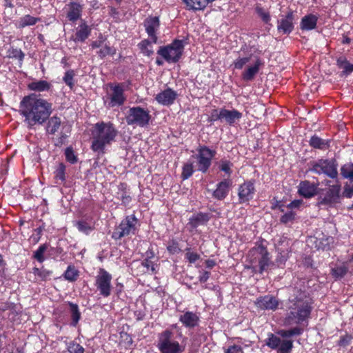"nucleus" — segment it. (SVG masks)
<instances>
[{
	"mask_svg": "<svg viewBox=\"0 0 353 353\" xmlns=\"http://www.w3.org/2000/svg\"><path fill=\"white\" fill-rule=\"evenodd\" d=\"M20 108L29 126L43 123L52 113V104L35 94L25 97L21 101Z\"/></svg>",
	"mask_w": 353,
	"mask_h": 353,
	"instance_id": "f257e3e1",
	"label": "nucleus"
},
{
	"mask_svg": "<svg viewBox=\"0 0 353 353\" xmlns=\"http://www.w3.org/2000/svg\"><path fill=\"white\" fill-rule=\"evenodd\" d=\"M284 319L285 325H305L307 323L312 306L307 299L294 298L289 299Z\"/></svg>",
	"mask_w": 353,
	"mask_h": 353,
	"instance_id": "f03ea898",
	"label": "nucleus"
},
{
	"mask_svg": "<svg viewBox=\"0 0 353 353\" xmlns=\"http://www.w3.org/2000/svg\"><path fill=\"white\" fill-rule=\"evenodd\" d=\"M92 135V150L99 154H103L105 147L114 141L117 130L112 123L102 121L94 125Z\"/></svg>",
	"mask_w": 353,
	"mask_h": 353,
	"instance_id": "7ed1b4c3",
	"label": "nucleus"
},
{
	"mask_svg": "<svg viewBox=\"0 0 353 353\" xmlns=\"http://www.w3.org/2000/svg\"><path fill=\"white\" fill-rule=\"evenodd\" d=\"M181 332L174 334L172 329H166L157 336V347L161 353H183L185 345L180 343Z\"/></svg>",
	"mask_w": 353,
	"mask_h": 353,
	"instance_id": "20e7f679",
	"label": "nucleus"
},
{
	"mask_svg": "<svg viewBox=\"0 0 353 353\" xmlns=\"http://www.w3.org/2000/svg\"><path fill=\"white\" fill-rule=\"evenodd\" d=\"M249 261L254 272L262 274L271 264L270 254L262 245L253 248L248 254Z\"/></svg>",
	"mask_w": 353,
	"mask_h": 353,
	"instance_id": "39448f33",
	"label": "nucleus"
},
{
	"mask_svg": "<svg viewBox=\"0 0 353 353\" xmlns=\"http://www.w3.org/2000/svg\"><path fill=\"white\" fill-rule=\"evenodd\" d=\"M150 119L149 110L141 106L130 108L125 116L127 124L134 127L145 128L149 125Z\"/></svg>",
	"mask_w": 353,
	"mask_h": 353,
	"instance_id": "423d86ee",
	"label": "nucleus"
},
{
	"mask_svg": "<svg viewBox=\"0 0 353 353\" xmlns=\"http://www.w3.org/2000/svg\"><path fill=\"white\" fill-rule=\"evenodd\" d=\"M108 88L104 100L107 107L114 108L123 105L127 99L125 94L124 83H109Z\"/></svg>",
	"mask_w": 353,
	"mask_h": 353,
	"instance_id": "0eeeda50",
	"label": "nucleus"
},
{
	"mask_svg": "<svg viewBox=\"0 0 353 353\" xmlns=\"http://www.w3.org/2000/svg\"><path fill=\"white\" fill-rule=\"evenodd\" d=\"M184 50L182 40H174L172 43L161 46L157 54L163 57L168 63H176L181 57Z\"/></svg>",
	"mask_w": 353,
	"mask_h": 353,
	"instance_id": "6e6552de",
	"label": "nucleus"
},
{
	"mask_svg": "<svg viewBox=\"0 0 353 353\" xmlns=\"http://www.w3.org/2000/svg\"><path fill=\"white\" fill-rule=\"evenodd\" d=\"M137 223L138 219L134 215L127 216L115 228L112 237L115 240H119L124 236L134 234L137 230Z\"/></svg>",
	"mask_w": 353,
	"mask_h": 353,
	"instance_id": "1a4fd4ad",
	"label": "nucleus"
},
{
	"mask_svg": "<svg viewBox=\"0 0 353 353\" xmlns=\"http://www.w3.org/2000/svg\"><path fill=\"white\" fill-rule=\"evenodd\" d=\"M216 154V151L203 145L196 149V154L192 156L196 160L197 170L205 173L212 164V160Z\"/></svg>",
	"mask_w": 353,
	"mask_h": 353,
	"instance_id": "9d476101",
	"label": "nucleus"
},
{
	"mask_svg": "<svg viewBox=\"0 0 353 353\" xmlns=\"http://www.w3.org/2000/svg\"><path fill=\"white\" fill-rule=\"evenodd\" d=\"M112 275L103 268H100L95 278V286L100 295L103 297L110 296L112 286L111 284Z\"/></svg>",
	"mask_w": 353,
	"mask_h": 353,
	"instance_id": "9b49d317",
	"label": "nucleus"
},
{
	"mask_svg": "<svg viewBox=\"0 0 353 353\" xmlns=\"http://www.w3.org/2000/svg\"><path fill=\"white\" fill-rule=\"evenodd\" d=\"M265 344L271 349L276 350L279 353H290L293 347L291 340H282L272 333L268 334Z\"/></svg>",
	"mask_w": 353,
	"mask_h": 353,
	"instance_id": "f8f14e48",
	"label": "nucleus"
},
{
	"mask_svg": "<svg viewBox=\"0 0 353 353\" xmlns=\"http://www.w3.org/2000/svg\"><path fill=\"white\" fill-rule=\"evenodd\" d=\"M311 171L316 174H325L331 178L337 176V170L332 161L327 159H319L312 163Z\"/></svg>",
	"mask_w": 353,
	"mask_h": 353,
	"instance_id": "ddd939ff",
	"label": "nucleus"
},
{
	"mask_svg": "<svg viewBox=\"0 0 353 353\" xmlns=\"http://www.w3.org/2000/svg\"><path fill=\"white\" fill-rule=\"evenodd\" d=\"M340 191L341 185L339 184L330 185L323 197L319 200V205L320 206H334L339 202Z\"/></svg>",
	"mask_w": 353,
	"mask_h": 353,
	"instance_id": "4468645a",
	"label": "nucleus"
},
{
	"mask_svg": "<svg viewBox=\"0 0 353 353\" xmlns=\"http://www.w3.org/2000/svg\"><path fill=\"white\" fill-rule=\"evenodd\" d=\"M255 193L254 183L251 181H246L239 188L238 196L240 203L248 202L253 199Z\"/></svg>",
	"mask_w": 353,
	"mask_h": 353,
	"instance_id": "2eb2a0df",
	"label": "nucleus"
},
{
	"mask_svg": "<svg viewBox=\"0 0 353 353\" xmlns=\"http://www.w3.org/2000/svg\"><path fill=\"white\" fill-rule=\"evenodd\" d=\"M179 321L188 329H194L199 326L200 322L199 316L193 312L186 311L179 316Z\"/></svg>",
	"mask_w": 353,
	"mask_h": 353,
	"instance_id": "dca6fc26",
	"label": "nucleus"
},
{
	"mask_svg": "<svg viewBox=\"0 0 353 353\" xmlns=\"http://www.w3.org/2000/svg\"><path fill=\"white\" fill-rule=\"evenodd\" d=\"M92 28L85 20H81L80 24L76 28L75 34L72 39L74 42H84L90 35Z\"/></svg>",
	"mask_w": 353,
	"mask_h": 353,
	"instance_id": "f3484780",
	"label": "nucleus"
},
{
	"mask_svg": "<svg viewBox=\"0 0 353 353\" xmlns=\"http://www.w3.org/2000/svg\"><path fill=\"white\" fill-rule=\"evenodd\" d=\"M159 26V19L157 17H150L144 21V26L145 28L146 32L154 43L157 42L156 32L158 30Z\"/></svg>",
	"mask_w": 353,
	"mask_h": 353,
	"instance_id": "a211bd4d",
	"label": "nucleus"
},
{
	"mask_svg": "<svg viewBox=\"0 0 353 353\" xmlns=\"http://www.w3.org/2000/svg\"><path fill=\"white\" fill-rule=\"evenodd\" d=\"M177 97V93L172 89L168 88L165 90L159 92L155 100L161 105H170L174 103Z\"/></svg>",
	"mask_w": 353,
	"mask_h": 353,
	"instance_id": "6ab92c4d",
	"label": "nucleus"
},
{
	"mask_svg": "<svg viewBox=\"0 0 353 353\" xmlns=\"http://www.w3.org/2000/svg\"><path fill=\"white\" fill-rule=\"evenodd\" d=\"M262 65V61L259 57L256 56L253 58L250 65L242 73V78L245 81L252 80L256 74L259 72L260 66Z\"/></svg>",
	"mask_w": 353,
	"mask_h": 353,
	"instance_id": "aec40b11",
	"label": "nucleus"
},
{
	"mask_svg": "<svg viewBox=\"0 0 353 353\" xmlns=\"http://www.w3.org/2000/svg\"><path fill=\"white\" fill-rule=\"evenodd\" d=\"M256 305L262 310H276L279 305L278 299L272 296L266 295L259 297L256 301Z\"/></svg>",
	"mask_w": 353,
	"mask_h": 353,
	"instance_id": "412c9836",
	"label": "nucleus"
},
{
	"mask_svg": "<svg viewBox=\"0 0 353 353\" xmlns=\"http://www.w3.org/2000/svg\"><path fill=\"white\" fill-rule=\"evenodd\" d=\"M294 14L292 12H289L284 17L278 20V31L283 34H290L294 28L293 25Z\"/></svg>",
	"mask_w": 353,
	"mask_h": 353,
	"instance_id": "4be33fe9",
	"label": "nucleus"
},
{
	"mask_svg": "<svg viewBox=\"0 0 353 353\" xmlns=\"http://www.w3.org/2000/svg\"><path fill=\"white\" fill-rule=\"evenodd\" d=\"M221 115L222 122L224 121L230 125H234L236 121H239L242 117V113L236 109L228 110L221 108Z\"/></svg>",
	"mask_w": 353,
	"mask_h": 353,
	"instance_id": "5701e85b",
	"label": "nucleus"
},
{
	"mask_svg": "<svg viewBox=\"0 0 353 353\" xmlns=\"http://www.w3.org/2000/svg\"><path fill=\"white\" fill-rule=\"evenodd\" d=\"M66 16L69 21L74 22L79 19L82 14L83 6L77 2H70L65 6Z\"/></svg>",
	"mask_w": 353,
	"mask_h": 353,
	"instance_id": "b1692460",
	"label": "nucleus"
},
{
	"mask_svg": "<svg viewBox=\"0 0 353 353\" xmlns=\"http://www.w3.org/2000/svg\"><path fill=\"white\" fill-rule=\"evenodd\" d=\"M231 184L230 180L221 181L216 185V188L212 192V196L218 200H223L228 195Z\"/></svg>",
	"mask_w": 353,
	"mask_h": 353,
	"instance_id": "393cba45",
	"label": "nucleus"
},
{
	"mask_svg": "<svg viewBox=\"0 0 353 353\" xmlns=\"http://www.w3.org/2000/svg\"><path fill=\"white\" fill-rule=\"evenodd\" d=\"M317 191V185L305 181L299 185V193L305 198H310L314 196Z\"/></svg>",
	"mask_w": 353,
	"mask_h": 353,
	"instance_id": "a878e982",
	"label": "nucleus"
},
{
	"mask_svg": "<svg viewBox=\"0 0 353 353\" xmlns=\"http://www.w3.org/2000/svg\"><path fill=\"white\" fill-rule=\"evenodd\" d=\"M209 221L208 214L199 213L193 215L189 220L188 225L191 229H196L199 226L205 225Z\"/></svg>",
	"mask_w": 353,
	"mask_h": 353,
	"instance_id": "bb28decb",
	"label": "nucleus"
},
{
	"mask_svg": "<svg viewBox=\"0 0 353 353\" xmlns=\"http://www.w3.org/2000/svg\"><path fill=\"white\" fill-rule=\"evenodd\" d=\"M318 17L314 14H307L301 19L300 27L303 30H311L315 28Z\"/></svg>",
	"mask_w": 353,
	"mask_h": 353,
	"instance_id": "cd10ccee",
	"label": "nucleus"
},
{
	"mask_svg": "<svg viewBox=\"0 0 353 353\" xmlns=\"http://www.w3.org/2000/svg\"><path fill=\"white\" fill-rule=\"evenodd\" d=\"M61 128L63 130L64 129V127H62L61 119L57 117H52L47 123L46 131L50 134H54L58 132Z\"/></svg>",
	"mask_w": 353,
	"mask_h": 353,
	"instance_id": "c85d7f7f",
	"label": "nucleus"
},
{
	"mask_svg": "<svg viewBox=\"0 0 353 353\" xmlns=\"http://www.w3.org/2000/svg\"><path fill=\"white\" fill-rule=\"evenodd\" d=\"M28 87L30 90L43 92L50 90L51 84L47 81L39 80L31 82Z\"/></svg>",
	"mask_w": 353,
	"mask_h": 353,
	"instance_id": "c756f323",
	"label": "nucleus"
},
{
	"mask_svg": "<svg viewBox=\"0 0 353 353\" xmlns=\"http://www.w3.org/2000/svg\"><path fill=\"white\" fill-rule=\"evenodd\" d=\"M310 145L314 148L326 150L330 147V141L314 135L310 140Z\"/></svg>",
	"mask_w": 353,
	"mask_h": 353,
	"instance_id": "7c9ffc66",
	"label": "nucleus"
},
{
	"mask_svg": "<svg viewBox=\"0 0 353 353\" xmlns=\"http://www.w3.org/2000/svg\"><path fill=\"white\" fill-rule=\"evenodd\" d=\"M256 55L249 54L244 57L239 56L233 63L234 68L235 69L241 70L248 63H250L253 60V58L256 57Z\"/></svg>",
	"mask_w": 353,
	"mask_h": 353,
	"instance_id": "2f4dec72",
	"label": "nucleus"
},
{
	"mask_svg": "<svg viewBox=\"0 0 353 353\" xmlns=\"http://www.w3.org/2000/svg\"><path fill=\"white\" fill-rule=\"evenodd\" d=\"M152 43H154L152 40L150 41L148 39H144L138 44V46L142 54L150 57L154 53Z\"/></svg>",
	"mask_w": 353,
	"mask_h": 353,
	"instance_id": "473e14b6",
	"label": "nucleus"
},
{
	"mask_svg": "<svg viewBox=\"0 0 353 353\" xmlns=\"http://www.w3.org/2000/svg\"><path fill=\"white\" fill-rule=\"evenodd\" d=\"M39 21V18L27 14L20 18L18 22V26L19 28H23L26 26H33Z\"/></svg>",
	"mask_w": 353,
	"mask_h": 353,
	"instance_id": "72a5a7b5",
	"label": "nucleus"
},
{
	"mask_svg": "<svg viewBox=\"0 0 353 353\" xmlns=\"http://www.w3.org/2000/svg\"><path fill=\"white\" fill-rule=\"evenodd\" d=\"M278 252L279 254L276 259V263L278 265V267H282L285 265V262L287 261L288 259L289 258V254L290 251L288 248L285 249H280L278 248Z\"/></svg>",
	"mask_w": 353,
	"mask_h": 353,
	"instance_id": "f704fd0d",
	"label": "nucleus"
},
{
	"mask_svg": "<svg viewBox=\"0 0 353 353\" xmlns=\"http://www.w3.org/2000/svg\"><path fill=\"white\" fill-rule=\"evenodd\" d=\"M69 305L70 307L72 319L71 325L75 327L81 318V313L79 311L78 305L77 304L69 303Z\"/></svg>",
	"mask_w": 353,
	"mask_h": 353,
	"instance_id": "c9c22d12",
	"label": "nucleus"
},
{
	"mask_svg": "<svg viewBox=\"0 0 353 353\" xmlns=\"http://www.w3.org/2000/svg\"><path fill=\"white\" fill-rule=\"evenodd\" d=\"M255 12L265 23H268L270 21L271 16L270 12L261 5H256Z\"/></svg>",
	"mask_w": 353,
	"mask_h": 353,
	"instance_id": "e433bc0d",
	"label": "nucleus"
},
{
	"mask_svg": "<svg viewBox=\"0 0 353 353\" xmlns=\"http://www.w3.org/2000/svg\"><path fill=\"white\" fill-rule=\"evenodd\" d=\"M337 65L346 74L353 72V64L350 63L344 57H339L337 59Z\"/></svg>",
	"mask_w": 353,
	"mask_h": 353,
	"instance_id": "4c0bfd02",
	"label": "nucleus"
},
{
	"mask_svg": "<svg viewBox=\"0 0 353 353\" xmlns=\"http://www.w3.org/2000/svg\"><path fill=\"white\" fill-rule=\"evenodd\" d=\"M65 165L63 163H59L54 170V178L57 181L63 182L65 180Z\"/></svg>",
	"mask_w": 353,
	"mask_h": 353,
	"instance_id": "58836bf2",
	"label": "nucleus"
},
{
	"mask_svg": "<svg viewBox=\"0 0 353 353\" xmlns=\"http://www.w3.org/2000/svg\"><path fill=\"white\" fill-rule=\"evenodd\" d=\"M7 54L9 58L18 59L21 63L25 57L24 53L21 51V49L14 48L13 47H11L8 49Z\"/></svg>",
	"mask_w": 353,
	"mask_h": 353,
	"instance_id": "ea45409f",
	"label": "nucleus"
},
{
	"mask_svg": "<svg viewBox=\"0 0 353 353\" xmlns=\"http://www.w3.org/2000/svg\"><path fill=\"white\" fill-rule=\"evenodd\" d=\"M303 332V330L299 327H295L292 329L285 330H281L278 333L280 336L283 338H288L292 336H298L300 335Z\"/></svg>",
	"mask_w": 353,
	"mask_h": 353,
	"instance_id": "a19ab883",
	"label": "nucleus"
},
{
	"mask_svg": "<svg viewBox=\"0 0 353 353\" xmlns=\"http://www.w3.org/2000/svg\"><path fill=\"white\" fill-rule=\"evenodd\" d=\"M79 276V272L74 266L69 265L64 273V277L69 281H74Z\"/></svg>",
	"mask_w": 353,
	"mask_h": 353,
	"instance_id": "79ce46f5",
	"label": "nucleus"
},
{
	"mask_svg": "<svg viewBox=\"0 0 353 353\" xmlns=\"http://www.w3.org/2000/svg\"><path fill=\"white\" fill-rule=\"evenodd\" d=\"M341 174L343 177L350 179L353 182V164H345L341 168ZM352 192H353V184L352 186Z\"/></svg>",
	"mask_w": 353,
	"mask_h": 353,
	"instance_id": "37998d69",
	"label": "nucleus"
},
{
	"mask_svg": "<svg viewBox=\"0 0 353 353\" xmlns=\"http://www.w3.org/2000/svg\"><path fill=\"white\" fill-rule=\"evenodd\" d=\"M64 154L65 159L71 164H74L78 161V157L72 147H68L65 149Z\"/></svg>",
	"mask_w": 353,
	"mask_h": 353,
	"instance_id": "c03bdc74",
	"label": "nucleus"
},
{
	"mask_svg": "<svg viewBox=\"0 0 353 353\" xmlns=\"http://www.w3.org/2000/svg\"><path fill=\"white\" fill-rule=\"evenodd\" d=\"M194 172L193 163L188 161L183 166L181 177L183 180L188 179Z\"/></svg>",
	"mask_w": 353,
	"mask_h": 353,
	"instance_id": "a18cd8bd",
	"label": "nucleus"
},
{
	"mask_svg": "<svg viewBox=\"0 0 353 353\" xmlns=\"http://www.w3.org/2000/svg\"><path fill=\"white\" fill-rule=\"evenodd\" d=\"M347 272V267L344 264L336 266L332 269V274L336 279L343 277L345 275Z\"/></svg>",
	"mask_w": 353,
	"mask_h": 353,
	"instance_id": "49530a36",
	"label": "nucleus"
},
{
	"mask_svg": "<svg viewBox=\"0 0 353 353\" xmlns=\"http://www.w3.org/2000/svg\"><path fill=\"white\" fill-rule=\"evenodd\" d=\"M232 163L226 159H222L219 161V169L224 172L228 176L232 174Z\"/></svg>",
	"mask_w": 353,
	"mask_h": 353,
	"instance_id": "de8ad7c7",
	"label": "nucleus"
},
{
	"mask_svg": "<svg viewBox=\"0 0 353 353\" xmlns=\"http://www.w3.org/2000/svg\"><path fill=\"white\" fill-rule=\"evenodd\" d=\"M67 349L70 353H84V348L80 344L75 341H71L68 343Z\"/></svg>",
	"mask_w": 353,
	"mask_h": 353,
	"instance_id": "09e8293b",
	"label": "nucleus"
},
{
	"mask_svg": "<svg viewBox=\"0 0 353 353\" xmlns=\"http://www.w3.org/2000/svg\"><path fill=\"white\" fill-rule=\"evenodd\" d=\"M116 52V50L113 48L110 47L109 46L105 45L102 46L101 49L97 52L98 55L101 58H104L108 55L114 54Z\"/></svg>",
	"mask_w": 353,
	"mask_h": 353,
	"instance_id": "8fccbe9b",
	"label": "nucleus"
},
{
	"mask_svg": "<svg viewBox=\"0 0 353 353\" xmlns=\"http://www.w3.org/2000/svg\"><path fill=\"white\" fill-rule=\"evenodd\" d=\"M76 225L80 232L85 234H89L93 230V228L90 225V224L85 221H78Z\"/></svg>",
	"mask_w": 353,
	"mask_h": 353,
	"instance_id": "3c124183",
	"label": "nucleus"
},
{
	"mask_svg": "<svg viewBox=\"0 0 353 353\" xmlns=\"http://www.w3.org/2000/svg\"><path fill=\"white\" fill-rule=\"evenodd\" d=\"M74 72L73 70H68L63 77V81L64 83L70 87V89H72L74 86Z\"/></svg>",
	"mask_w": 353,
	"mask_h": 353,
	"instance_id": "603ef678",
	"label": "nucleus"
},
{
	"mask_svg": "<svg viewBox=\"0 0 353 353\" xmlns=\"http://www.w3.org/2000/svg\"><path fill=\"white\" fill-rule=\"evenodd\" d=\"M47 250V245L43 244L39 246V248L35 251L34 256L39 262H43L44 261L43 254Z\"/></svg>",
	"mask_w": 353,
	"mask_h": 353,
	"instance_id": "864d4df0",
	"label": "nucleus"
},
{
	"mask_svg": "<svg viewBox=\"0 0 353 353\" xmlns=\"http://www.w3.org/2000/svg\"><path fill=\"white\" fill-rule=\"evenodd\" d=\"M141 265L145 269V272L151 273H154L155 272L156 265L150 259H145L143 260L141 262Z\"/></svg>",
	"mask_w": 353,
	"mask_h": 353,
	"instance_id": "5fc2aeb1",
	"label": "nucleus"
},
{
	"mask_svg": "<svg viewBox=\"0 0 353 353\" xmlns=\"http://www.w3.org/2000/svg\"><path fill=\"white\" fill-rule=\"evenodd\" d=\"M52 272L46 269H35L34 274L41 278L43 280H47L50 278Z\"/></svg>",
	"mask_w": 353,
	"mask_h": 353,
	"instance_id": "6e6d98bb",
	"label": "nucleus"
},
{
	"mask_svg": "<svg viewBox=\"0 0 353 353\" xmlns=\"http://www.w3.org/2000/svg\"><path fill=\"white\" fill-rule=\"evenodd\" d=\"M185 258L190 263H193L200 258V256L197 253L191 252L189 249H188L185 253Z\"/></svg>",
	"mask_w": 353,
	"mask_h": 353,
	"instance_id": "4d7b16f0",
	"label": "nucleus"
},
{
	"mask_svg": "<svg viewBox=\"0 0 353 353\" xmlns=\"http://www.w3.org/2000/svg\"><path fill=\"white\" fill-rule=\"evenodd\" d=\"M210 120L213 121H222V117L221 115V109H214L212 111L210 114Z\"/></svg>",
	"mask_w": 353,
	"mask_h": 353,
	"instance_id": "13d9d810",
	"label": "nucleus"
},
{
	"mask_svg": "<svg viewBox=\"0 0 353 353\" xmlns=\"http://www.w3.org/2000/svg\"><path fill=\"white\" fill-rule=\"evenodd\" d=\"M294 216H295V214L294 212L292 211H290L287 213H285V214H283L282 216H281V221L286 223H288L290 221H291L292 220H293L294 219Z\"/></svg>",
	"mask_w": 353,
	"mask_h": 353,
	"instance_id": "bf43d9fd",
	"label": "nucleus"
},
{
	"mask_svg": "<svg viewBox=\"0 0 353 353\" xmlns=\"http://www.w3.org/2000/svg\"><path fill=\"white\" fill-rule=\"evenodd\" d=\"M167 249L169 251V252L171 254H176V253L179 252V251H180L178 243L174 241H172V243H170L168 245Z\"/></svg>",
	"mask_w": 353,
	"mask_h": 353,
	"instance_id": "052dcab7",
	"label": "nucleus"
},
{
	"mask_svg": "<svg viewBox=\"0 0 353 353\" xmlns=\"http://www.w3.org/2000/svg\"><path fill=\"white\" fill-rule=\"evenodd\" d=\"M210 272L208 271L202 270L200 272L199 276V281L201 283H205L210 278Z\"/></svg>",
	"mask_w": 353,
	"mask_h": 353,
	"instance_id": "680f3d73",
	"label": "nucleus"
},
{
	"mask_svg": "<svg viewBox=\"0 0 353 353\" xmlns=\"http://www.w3.org/2000/svg\"><path fill=\"white\" fill-rule=\"evenodd\" d=\"M104 41H105V39L103 37V36L101 35L99 37L98 40L94 41L91 43L92 48L95 49V48H101L103 46V43Z\"/></svg>",
	"mask_w": 353,
	"mask_h": 353,
	"instance_id": "e2e57ef3",
	"label": "nucleus"
},
{
	"mask_svg": "<svg viewBox=\"0 0 353 353\" xmlns=\"http://www.w3.org/2000/svg\"><path fill=\"white\" fill-rule=\"evenodd\" d=\"M225 353H242V348L239 345H234L229 347Z\"/></svg>",
	"mask_w": 353,
	"mask_h": 353,
	"instance_id": "0e129e2a",
	"label": "nucleus"
},
{
	"mask_svg": "<svg viewBox=\"0 0 353 353\" xmlns=\"http://www.w3.org/2000/svg\"><path fill=\"white\" fill-rule=\"evenodd\" d=\"M302 204L301 200H294L292 201L288 205V208L292 209V208H298L301 206Z\"/></svg>",
	"mask_w": 353,
	"mask_h": 353,
	"instance_id": "69168bd1",
	"label": "nucleus"
},
{
	"mask_svg": "<svg viewBox=\"0 0 353 353\" xmlns=\"http://www.w3.org/2000/svg\"><path fill=\"white\" fill-rule=\"evenodd\" d=\"M121 198L122 202L124 204H128L131 200L130 196L127 195L125 193H122Z\"/></svg>",
	"mask_w": 353,
	"mask_h": 353,
	"instance_id": "338daca9",
	"label": "nucleus"
},
{
	"mask_svg": "<svg viewBox=\"0 0 353 353\" xmlns=\"http://www.w3.org/2000/svg\"><path fill=\"white\" fill-rule=\"evenodd\" d=\"M207 268H212L215 265V262L213 260H207L205 261Z\"/></svg>",
	"mask_w": 353,
	"mask_h": 353,
	"instance_id": "774afa93",
	"label": "nucleus"
}]
</instances>
